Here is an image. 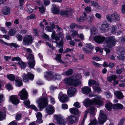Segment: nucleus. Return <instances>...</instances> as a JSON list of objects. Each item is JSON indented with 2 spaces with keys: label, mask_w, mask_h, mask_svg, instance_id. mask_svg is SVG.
<instances>
[{
  "label": "nucleus",
  "mask_w": 125,
  "mask_h": 125,
  "mask_svg": "<svg viewBox=\"0 0 125 125\" xmlns=\"http://www.w3.org/2000/svg\"><path fill=\"white\" fill-rule=\"evenodd\" d=\"M80 78V75L79 74L74 75L72 77L65 79L64 82L69 85L76 86L81 84V82L79 80Z\"/></svg>",
  "instance_id": "nucleus-1"
},
{
  "label": "nucleus",
  "mask_w": 125,
  "mask_h": 125,
  "mask_svg": "<svg viewBox=\"0 0 125 125\" xmlns=\"http://www.w3.org/2000/svg\"><path fill=\"white\" fill-rule=\"evenodd\" d=\"M84 105L86 107H89L92 104H97L98 105H101L102 102L100 100L97 98L94 99L92 100L89 98L85 99L84 102Z\"/></svg>",
  "instance_id": "nucleus-2"
},
{
  "label": "nucleus",
  "mask_w": 125,
  "mask_h": 125,
  "mask_svg": "<svg viewBox=\"0 0 125 125\" xmlns=\"http://www.w3.org/2000/svg\"><path fill=\"white\" fill-rule=\"evenodd\" d=\"M40 110L45 108L48 104V99L44 97H40L36 101Z\"/></svg>",
  "instance_id": "nucleus-3"
},
{
  "label": "nucleus",
  "mask_w": 125,
  "mask_h": 125,
  "mask_svg": "<svg viewBox=\"0 0 125 125\" xmlns=\"http://www.w3.org/2000/svg\"><path fill=\"white\" fill-rule=\"evenodd\" d=\"M105 43L107 46L111 47L115 45L116 40L114 36H109L105 38Z\"/></svg>",
  "instance_id": "nucleus-4"
},
{
  "label": "nucleus",
  "mask_w": 125,
  "mask_h": 125,
  "mask_svg": "<svg viewBox=\"0 0 125 125\" xmlns=\"http://www.w3.org/2000/svg\"><path fill=\"white\" fill-rule=\"evenodd\" d=\"M32 41L33 39L32 36L27 35L23 38V43L24 45H29L32 43Z\"/></svg>",
  "instance_id": "nucleus-5"
},
{
  "label": "nucleus",
  "mask_w": 125,
  "mask_h": 125,
  "mask_svg": "<svg viewBox=\"0 0 125 125\" xmlns=\"http://www.w3.org/2000/svg\"><path fill=\"white\" fill-rule=\"evenodd\" d=\"M27 58L29 60L28 64L30 67L33 68L35 65V61L34 60V56L33 55L30 54L28 55Z\"/></svg>",
  "instance_id": "nucleus-6"
},
{
  "label": "nucleus",
  "mask_w": 125,
  "mask_h": 125,
  "mask_svg": "<svg viewBox=\"0 0 125 125\" xmlns=\"http://www.w3.org/2000/svg\"><path fill=\"white\" fill-rule=\"evenodd\" d=\"M23 81L27 83L28 82L29 79L32 80L34 78V75L30 73H28L27 74L24 73L22 76Z\"/></svg>",
  "instance_id": "nucleus-7"
},
{
  "label": "nucleus",
  "mask_w": 125,
  "mask_h": 125,
  "mask_svg": "<svg viewBox=\"0 0 125 125\" xmlns=\"http://www.w3.org/2000/svg\"><path fill=\"white\" fill-rule=\"evenodd\" d=\"M54 117L56 119L58 123L60 125H65V121L61 115H54Z\"/></svg>",
  "instance_id": "nucleus-8"
},
{
  "label": "nucleus",
  "mask_w": 125,
  "mask_h": 125,
  "mask_svg": "<svg viewBox=\"0 0 125 125\" xmlns=\"http://www.w3.org/2000/svg\"><path fill=\"white\" fill-rule=\"evenodd\" d=\"M107 117L102 110L100 111L99 116L98 117L99 122L100 124H102L106 120Z\"/></svg>",
  "instance_id": "nucleus-9"
},
{
  "label": "nucleus",
  "mask_w": 125,
  "mask_h": 125,
  "mask_svg": "<svg viewBox=\"0 0 125 125\" xmlns=\"http://www.w3.org/2000/svg\"><path fill=\"white\" fill-rule=\"evenodd\" d=\"M94 41L98 44L101 43L105 40V37L102 35H98L94 36L93 38Z\"/></svg>",
  "instance_id": "nucleus-10"
},
{
  "label": "nucleus",
  "mask_w": 125,
  "mask_h": 125,
  "mask_svg": "<svg viewBox=\"0 0 125 125\" xmlns=\"http://www.w3.org/2000/svg\"><path fill=\"white\" fill-rule=\"evenodd\" d=\"M19 95L20 96L21 99L22 100L27 99L28 97L27 93L24 89H23L19 93Z\"/></svg>",
  "instance_id": "nucleus-11"
},
{
  "label": "nucleus",
  "mask_w": 125,
  "mask_h": 125,
  "mask_svg": "<svg viewBox=\"0 0 125 125\" xmlns=\"http://www.w3.org/2000/svg\"><path fill=\"white\" fill-rule=\"evenodd\" d=\"M68 121L70 124L75 123L77 120V117L74 115H71L68 116L67 118Z\"/></svg>",
  "instance_id": "nucleus-12"
},
{
  "label": "nucleus",
  "mask_w": 125,
  "mask_h": 125,
  "mask_svg": "<svg viewBox=\"0 0 125 125\" xmlns=\"http://www.w3.org/2000/svg\"><path fill=\"white\" fill-rule=\"evenodd\" d=\"M10 99L11 102L14 104H18L20 102L18 97L16 95H12L10 97Z\"/></svg>",
  "instance_id": "nucleus-13"
},
{
  "label": "nucleus",
  "mask_w": 125,
  "mask_h": 125,
  "mask_svg": "<svg viewBox=\"0 0 125 125\" xmlns=\"http://www.w3.org/2000/svg\"><path fill=\"white\" fill-rule=\"evenodd\" d=\"M54 73L51 71H48L46 72L44 74L45 78L48 80H51L53 79V74Z\"/></svg>",
  "instance_id": "nucleus-14"
},
{
  "label": "nucleus",
  "mask_w": 125,
  "mask_h": 125,
  "mask_svg": "<svg viewBox=\"0 0 125 125\" xmlns=\"http://www.w3.org/2000/svg\"><path fill=\"white\" fill-rule=\"evenodd\" d=\"M109 25L107 23L102 24L100 27V30L101 32H104L108 31L109 30Z\"/></svg>",
  "instance_id": "nucleus-15"
},
{
  "label": "nucleus",
  "mask_w": 125,
  "mask_h": 125,
  "mask_svg": "<svg viewBox=\"0 0 125 125\" xmlns=\"http://www.w3.org/2000/svg\"><path fill=\"white\" fill-rule=\"evenodd\" d=\"M75 89L73 87H71L69 88L67 91V94L69 97H71L74 95L75 94Z\"/></svg>",
  "instance_id": "nucleus-16"
},
{
  "label": "nucleus",
  "mask_w": 125,
  "mask_h": 125,
  "mask_svg": "<svg viewBox=\"0 0 125 125\" xmlns=\"http://www.w3.org/2000/svg\"><path fill=\"white\" fill-rule=\"evenodd\" d=\"M1 12L3 15H8L10 12V9L9 7L5 6L2 10Z\"/></svg>",
  "instance_id": "nucleus-17"
},
{
  "label": "nucleus",
  "mask_w": 125,
  "mask_h": 125,
  "mask_svg": "<svg viewBox=\"0 0 125 125\" xmlns=\"http://www.w3.org/2000/svg\"><path fill=\"white\" fill-rule=\"evenodd\" d=\"M81 90L82 92L85 94H89L91 91V88L88 86H84L82 88Z\"/></svg>",
  "instance_id": "nucleus-18"
},
{
  "label": "nucleus",
  "mask_w": 125,
  "mask_h": 125,
  "mask_svg": "<svg viewBox=\"0 0 125 125\" xmlns=\"http://www.w3.org/2000/svg\"><path fill=\"white\" fill-rule=\"evenodd\" d=\"M71 10H62L60 12V14L61 15L65 16L68 17L69 16L71 13Z\"/></svg>",
  "instance_id": "nucleus-19"
},
{
  "label": "nucleus",
  "mask_w": 125,
  "mask_h": 125,
  "mask_svg": "<svg viewBox=\"0 0 125 125\" xmlns=\"http://www.w3.org/2000/svg\"><path fill=\"white\" fill-rule=\"evenodd\" d=\"M47 113L49 115H51L53 112V107L51 105H49L47 106L46 109Z\"/></svg>",
  "instance_id": "nucleus-20"
},
{
  "label": "nucleus",
  "mask_w": 125,
  "mask_h": 125,
  "mask_svg": "<svg viewBox=\"0 0 125 125\" xmlns=\"http://www.w3.org/2000/svg\"><path fill=\"white\" fill-rule=\"evenodd\" d=\"M114 94L118 99H121L124 97L121 91H116L115 92Z\"/></svg>",
  "instance_id": "nucleus-21"
},
{
  "label": "nucleus",
  "mask_w": 125,
  "mask_h": 125,
  "mask_svg": "<svg viewBox=\"0 0 125 125\" xmlns=\"http://www.w3.org/2000/svg\"><path fill=\"white\" fill-rule=\"evenodd\" d=\"M60 100L62 102H65L68 101L69 99L66 94H63L60 97Z\"/></svg>",
  "instance_id": "nucleus-22"
},
{
  "label": "nucleus",
  "mask_w": 125,
  "mask_h": 125,
  "mask_svg": "<svg viewBox=\"0 0 125 125\" xmlns=\"http://www.w3.org/2000/svg\"><path fill=\"white\" fill-rule=\"evenodd\" d=\"M71 36L74 39L76 37L79 36L78 31L75 30H72L71 31Z\"/></svg>",
  "instance_id": "nucleus-23"
},
{
  "label": "nucleus",
  "mask_w": 125,
  "mask_h": 125,
  "mask_svg": "<svg viewBox=\"0 0 125 125\" xmlns=\"http://www.w3.org/2000/svg\"><path fill=\"white\" fill-rule=\"evenodd\" d=\"M70 111L71 113L75 115H77L79 113L78 109L75 108H72L70 109Z\"/></svg>",
  "instance_id": "nucleus-24"
},
{
  "label": "nucleus",
  "mask_w": 125,
  "mask_h": 125,
  "mask_svg": "<svg viewBox=\"0 0 125 125\" xmlns=\"http://www.w3.org/2000/svg\"><path fill=\"white\" fill-rule=\"evenodd\" d=\"M113 107L115 109H120L123 108V106L121 104H114L113 106Z\"/></svg>",
  "instance_id": "nucleus-25"
},
{
  "label": "nucleus",
  "mask_w": 125,
  "mask_h": 125,
  "mask_svg": "<svg viewBox=\"0 0 125 125\" xmlns=\"http://www.w3.org/2000/svg\"><path fill=\"white\" fill-rule=\"evenodd\" d=\"M51 10L54 14H58L60 12L59 9L57 8L56 6H53V7L52 8Z\"/></svg>",
  "instance_id": "nucleus-26"
},
{
  "label": "nucleus",
  "mask_w": 125,
  "mask_h": 125,
  "mask_svg": "<svg viewBox=\"0 0 125 125\" xmlns=\"http://www.w3.org/2000/svg\"><path fill=\"white\" fill-rule=\"evenodd\" d=\"M112 19H115L117 21L120 20V18L119 15L116 13H115L111 15Z\"/></svg>",
  "instance_id": "nucleus-27"
},
{
  "label": "nucleus",
  "mask_w": 125,
  "mask_h": 125,
  "mask_svg": "<svg viewBox=\"0 0 125 125\" xmlns=\"http://www.w3.org/2000/svg\"><path fill=\"white\" fill-rule=\"evenodd\" d=\"M56 57L55 58V59L58 62L62 63H64V62L62 61L61 58V54H56Z\"/></svg>",
  "instance_id": "nucleus-28"
},
{
  "label": "nucleus",
  "mask_w": 125,
  "mask_h": 125,
  "mask_svg": "<svg viewBox=\"0 0 125 125\" xmlns=\"http://www.w3.org/2000/svg\"><path fill=\"white\" fill-rule=\"evenodd\" d=\"M117 78L116 75H113L108 76L107 78V79L109 81L111 82L112 80L115 81Z\"/></svg>",
  "instance_id": "nucleus-29"
},
{
  "label": "nucleus",
  "mask_w": 125,
  "mask_h": 125,
  "mask_svg": "<svg viewBox=\"0 0 125 125\" xmlns=\"http://www.w3.org/2000/svg\"><path fill=\"white\" fill-rule=\"evenodd\" d=\"M89 86L93 85H99L98 82L94 80H90L88 82Z\"/></svg>",
  "instance_id": "nucleus-30"
},
{
  "label": "nucleus",
  "mask_w": 125,
  "mask_h": 125,
  "mask_svg": "<svg viewBox=\"0 0 125 125\" xmlns=\"http://www.w3.org/2000/svg\"><path fill=\"white\" fill-rule=\"evenodd\" d=\"M5 110H4L2 112L0 111V120H2L5 118Z\"/></svg>",
  "instance_id": "nucleus-31"
},
{
  "label": "nucleus",
  "mask_w": 125,
  "mask_h": 125,
  "mask_svg": "<svg viewBox=\"0 0 125 125\" xmlns=\"http://www.w3.org/2000/svg\"><path fill=\"white\" fill-rule=\"evenodd\" d=\"M54 28V25L53 24H52L50 26H46L45 28V29L48 31H52Z\"/></svg>",
  "instance_id": "nucleus-32"
},
{
  "label": "nucleus",
  "mask_w": 125,
  "mask_h": 125,
  "mask_svg": "<svg viewBox=\"0 0 125 125\" xmlns=\"http://www.w3.org/2000/svg\"><path fill=\"white\" fill-rule=\"evenodd\" d=\"M16 85L18 87L22 85L21 80L19 79H16L15 81Z\"/></svg>",
  "instance_id": "nucleus-33"
},
{
  "label": "nucleus",
  "mask_w": 125,
  "mask_h": 125,
  "mask_svg": "<svg viewBox=\"0 0 125 125\" xmlns=\"http://www.w3.org/2000/svg\"><path fill=\"white\" fill-rule=\"evenodd\" d=\"M95 110V108L93 107H91L90 109L89 113L91 116H93L94 115V113Z\"/></svg>",
  "instance_id": "nucleus-34"
},
{
  "label": "nucleus",
  "mask_w": 125,
  "mask_h": 125,
  "mask_svg": "<svg viewBox=\"0 0 125 125\" xmlns=\"http://www.w3.org/2000/svg\"><path fill=\"white\" fill-rule=\"evenodd\" d=\"M73 70L72 69H70L64 73L67 76H69L72 74L73 73Z\"/></svg>",
  "instance_id": "nucleus-35"
},
{
  "label": "nucleus",
  "mask_w": 125,
  "mask_h": 125,
  "mask_svg": "<svg viewBox=\"0 0 125 125\" xmlns=\"http://www.w3.org/2000/svg\"><path fill=\"white\" fill-rule=\"evenodd\" d=\"M18 64L20 66L21 68L24 69L26 67V65L25 63L22 61H20L18 62Z\"/></svg>",
  "instance_id": "nucleus-36"
},
{
  "label": "nucleus",
  "mask_w": 125,
  "mask_h": 125,
  "mask_svg": "<svg viewBox=\"0 0 125 125\" xmlns=\"http://www.w3.org/2000/svg\"><path fill=\"white\" fill-rule=\"evenodd\" d=\"M92 5L97 9H100V7L98 5L97 3L94 1H91V2Z\"/></svg>",
  "instance_id": "nucleus-37"
},
{
  "label": "nucleus",
  "mask_w": 125,
  "mask_h": 125,
  "mask_svg": "<svg viewBox=\"0 0 125 125\" xmlns=\"http://www.w3.org/2000/svg\"><path fill=\"white\" fill-rule=\"evenodd\" d=\"M56 43L57 44V47L58 46V47L59 48H60L61 47H62L63 44V39L62 38V39L58 43L56 42Z\"/></svg>",
  "instance_id": "nucleus-38"
},
{
  "label": "nucleus",
  "mask_w": 125,
  "mask_h": 125,
  "mask_svg": "<svg viewBox=\"0 0 125 125\" xmlns=\"http://www.w3.org/2000/svg\"><path fill=\"white\" fill-rule=\"evenodd\" d=\"M105 107L108 110L110 111L112 109L113 106L111 103H107L105 104Z\"/></svg>",
  "instance_id": "nucleus-39"
},
{
  "label": "nucleus",
  "mask_w": 125,
  "mask_h": 125,
  "mask_svg": "<svg viewBox=\"0 0 125 125\" xmlns=\"http://www.w3.org/2000/svg\"><path fill=\"white\" fill-rule=\"evenodd\" d=\"M61 78V75L58 74H55L53 75V79L54 80L60 79Z\"/></svg>",
  "instance_id": "nucleus-40"
},
{
  "label": "nucleus",
  "mask_w": 125,
  "mask_h": 125,
  "mask_svg": "<svg viewBox=\"0 0 125 125\" xmlns=\"http://www.w3.org/2000/svg\"><path fill=\"white\" fill-rule=\"evenodd\" d=\"M111 31L112 33H115L117 31V27L116 26H112L111 27Z\"/></svg>",
  "instance_id": "nucleus-41"
},
{
  "label": "nucleus",
  "mask_w": 125,
  "mask_h": 125,
  "mask_svg": "<svg viewBox=\"0 0 125 125\" xmlns=\"http://www.w3.org/2000/svg\"><path fill=\"white\" fill-rule=\"evenodd\" d=\"M93 89L94 90L98 93H100L101 92V89L98 87L96 86H94V87Z\"/></svg>",
  "instance_id": "nucleus-42"
},
{
  "label": "nucleus",
  "mask_w": 125,
  "mask_h": 125,
  "mask_svg": "<svg viewBox=\"0 0 125 125\" xmlns=\"http://www.w3.org/2000/svg\"><path fill=\"white\" fill-rule=\"evenodd\" d=\"M7 77L8 79L12 81H14L15 79L14 76L12 74H10L7 75Z\"/></svg>",
  "instance_id": "nucleus-43"
},
{
  "label": "nucleus",
  "mask_w": 125,
  "mask_h": 125,
  "mask_svg": "<svg viewBox=\"0 0 125 125\" xmlns=\"http://www.w3.org/2000/svg\"><path fill=\"white\" fill-rule=\"evenodd\" d=\"M16 31L15 30L13 29H11L9 32V34L10 35L12 36L14 35L16 32Z\"/></svg>",
  "instance_id": "nucleus-44"
},
{
  "label": "nucleus",
  "mask_w": 125,
  "mask_h": 125,
  "mask_svg": "<svg viewBox=\"0 0 125 125\" xmlns=\"http://www.w3.org/2000/svg\"><path fill=\"white\" fill-rule=\"evenodd\" d=\"M92 63L93 65L97 68L101 67L102 65L101 64L97 63L94 61H93Z\"/></svg>",
  "instance_id": "nucleus-45"
},
{
  "label": "nucleus",
  "mask_w": 125,
  "mask_h": 125,
  "mask_svg": "<svg viewBox=\"0 0 125 125\" xmlns=\"http://www.w3.org/2000/svg\"><path fill=\"white\" fill-rule=\"evenodd\" d=\"M110 47L107 46L106 45L104 48V50L106 52V54H107L110 53L111 51V50L110 48Z\"/></svg>",
  "instance_id": "nucleus-46"
},
{
  "label": "nucleus",
  "mask_w": 125,
  "mask_h": 125,
  "mask_svg": "<svg viewBox=\"0 0 125 125\" xmlns=\"http://www.w3.org/2000/svg\"><path fill=\"white\" fill-rule=\"evenodd\" d=\"M39 8L40 11L41 13H44L45 9L44 8V6H42L41 7H39Z\"/></svg>",
  "instance_id": "nucleus-47"
},
{
  "label": "nucleus",
  "mask_w": 125,
  "mask_h": 125,
  "mask_svg": "<svg viewBox=\"0 0 125 125\" xmlns=\"http://www.w3.org/2000/svg\"><path fill=\"white\" fill-rule=\"evenodd\" d=\"M91 31L93 34H95L97 33V31L95 27H93L91 29Z\"/></svg>",
  "instance_id": "nucleus-48"
},
{
  "label": "nucleus",
  "mask_w": 125,
  "mask_h": 125,
  "mask_svg": "<svg viewBox=\"0 0 125 125\" xmlns=\"http://www.w3.org/2000/svg\"><path fill=\"white\" fill-rule=\"evenodd\" d=\"M85 19L84 17L82 16H81L79 19H77L76 21L78 22H82Z\"/></svg>",
  "instance_id": "nucleus-49"
},
{
  "label": "nucleus",
  "mask_w": 125,
  "mask_h": 125,
  "mask_svg": "<svg viewBox=\"0 0 125 125\" xmlns=\"http://www.w3.org/2000/svg\"><path fill=\"white\" fill-rule=\"evenodd\" d=\"M7 45L9 46H13L15 48H17L18 46V45L16 43H11L9 44H8V45Z\"/></svg>",
  "instance_id": "nucleus-50"
},
{
  "label": "nucleus",
  "mask_w": 125,
  "mask_h": 125,
  "mask_svg": "<svg viewBox=\"0 0 125 125\" xmlns=\"http://www.w3.org/2000/svg\"><path fill=\"white\" fill-rule=\"evenodd\" d=\"M18 40L20 41H21L22 39V36L20 34H18L16 36Z\"/></svg>",
  "instance_id": "nucleus-51"
},
{
  "label": "nucleus",
  "mask_w": 125,
  "mask_h": 125,
  "mask_svg": "<svg viewBox=\"0 0 125 125\" xmlns=\"http://www.w3.org/2000/svg\"><path fill=\"white\" fill-rule=\"evenodd\" d=\"M97 123V121L95 119H94L88 125H95Z\"/></svg>",
  "instance_id": "nucleus-52"
},
{
  "label": "nucleus",
  "mask_w": 125,
  "mask_h": 125,
  "mask_svg": "<svg viewBox=\"0 0 125 125\" xmlns=\"http://www.w3.org/2000/svg\"><path fill=\"white\" fill-rule=\"evenodd\" d=\"M23 103L25 105L27 106V108H28L29 107V105L30 103V101L29 100H26Z\"/></svg>",
  "instance_id": "nucleus-53"
},
{
  "label": "nucleus",
  "mask_w": 125,
  "mask_h": 125,
  "mask_svg": "<svg viewBox=\"0 0 125 125\" xmlns=\"http://www.w3.org/2000/svg\"><path fill=\"white\" fill-rule=\"evenodd\" d=\"M77 24L74 23H72L70 26V28L72 29H73L75 27H76Z\"/></svg>",
  "instance_id": "nucleus-54"
},
{
  "label": "nucleus",
  "mask_w": 125,
  "mask_h": 125,
  "mask_svg": "<svg viewBox=\"0 0 125 125\" xmlns=\"http://www.w3.org/2000/svg\"><path fill=\"white\" fill-rule=\"evenodd\" d=\"M123 71V69L122 68L116 70V72L117 74H120Z\"/></svg>",
  "instance_id": "nucleus-55"
},
{
  "label": "nucleus",
  "mask_w": 125,
  "mask_h": 125,
  "mask_svg": "<svg viewBox=\"0 0 125 125\" xmlns=\"http://www.w3.org/2000/svg\"><path fill=\"white\" fill-rule=\"evenodd\" d=\"M92 59L95 60L99 61L100 60L102 59L101 58H100L98 57L97 56H95L93 57Z\"/></svg>",
  "instance_id": "nucleus-56"
},
{
  "label": "nucleus",
  "mask_w": 125,
  "mask_h": 125,
  "mask_svg": "<svg viewBox=\"0 0 125 125\" xmlns=\"http://www.w3.org/2000/svg\"><path fill=\"white\" fill-rule=\"evenodd\" d=\"M21 60V59L19 57H14L12 58V61H18L19 62Z\"/></svg>",
  "instance_id": "nucleus-57"
},
{
  "label": "nucleus",
  "mask_w": 125,
  "mask_h": 125,
  "mask_svg": "<svg viewBox=\"0 0 125 125\" xmlns=\"http://www.w3.org/2000/svg\"><path fill=\"white\" fill-rule=\"evenodd\" d=\"M84 10L87 12H89L91 11V7L87 6L86 8H85Z\"/></svg>",
  "instance_id": "nucleus-58"
},
{
  "label": "nucleus",
  "mask_w": 125,
  "mask_h": 125,
  "mask_svg": "<svg viewBox=\"0 0 125 125\" xmlns=\"http://www.w3.org/2000/svg\"><path fill=\"white\" fill-rule=\"evenodd\" d=\"M73 105L75 107H76L78 108H79L80 107L79 103L77 102L73 104Z\"/></svg>",
  "instance_id": "nucleus-59"
},
{
  "label": "nucleus",
  "mask_w": 125,
  "mask_h": 125,
  "mask_svg": "<svg viewBox=\"0 0 125 125\" xmlns=\"http://www.w3.org/2000/svg\"><path fill=\"white\" fill-rule=\"evenodd\" d=\"M95 50L96 51V52L99 51L101 53L103 52V49L101 48L97 47L95 48Z\"/></svg>",
  "instance_id": "nucleus-60"
},
{
  "label": "nucleus",
  "mask_w": 125,
  "mask_h": 125,
  "mask_svg": "<svg viewBox=\"0 0 125 125\" xmlns=\"http://www.w3.org/2000/svg\"><path fill=\"white\" fill-rule=\"evenodd\" d=\"M86 46L87 47L91 50H92L94 49V47L93 46L90 44H87Z\"/></svg>",
  "instance_id": "nucleus-61"
},
{
  "label": "nucleus",
  "mask_w": 125,
  "mask_h": 125,
  "mask_svg": "<svg viewBox=\"0 0 125 125\" xmlns=\"http://www.w3.org/2000/svg\"><path fill=\"white\" fill-rule=\"evenodd\" d=\"M53 39H54L56 40V42L60 40V38L57 35L55 36L52 38Z\"/></svg>",
  "instance_id": "nucleus-62"
},
{
  "label": "nucleus",
  "mask_w": 125,
  "mask_h": 125,
  "mask_svg": "<svg viewBox=\"0 0 125 125\" xmlns=\"http://www.w3.org/2000/svg\"><path fill=\"white\" fill-rule=\"evenodd\" d=\"M37 118H41L42 117V114L40 112H38L36 114Z\"/></svg>",
  "instance_id": "nucleus-63"
},
{
  "label": "nucleus",
  "mask_w": 125,
  "mask_h": 125,
  "mask_svg": "<svg viewBox=\"0 0 125 125\" xmlns=\"http://www.w3.org/2000/svg\"><path fill=\"white\" fill-rule=\"evenodd\" d=\"M83 50L87 53H89L91 52L90 51L88 50L87 49L85 48H83Z\"/></svg>",
  "instance_id": "nucleus-64"
}]
</instances>
